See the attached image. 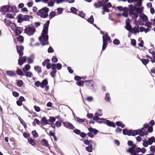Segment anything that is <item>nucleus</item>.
<instances>
[{
  "label": "nucleus",
  "mask_w": 155,
  "mask_h": 155,
  "mask_svg": "<svg viewBox=\"0 0 155 155\" xmlns=\"http://www.w3.org/2000/svg\"><path fill=\"white\" fill-rule=\"evenodd\" d=\"M48 30L43 29L41 35L39 38V40L42 46L47 45L49 42L48 41Z\"/></svg>",
  "instance_id": "obj_1"
},
{
  "label": "nucleus",
  "mask_w": 155,
  "mask_h": 155,
  "mask_svg": "<svg viewBox=\"0 0 155 155\" xmlns=\"http://www.w3.org/2000/svg\"><path fill=\"white\" fill-rule=\"evenodd\" d=\"M49 11V8L46 7H45L39 10L37 12V14L42 18H45L48 16V13Z\"/></svg>",
  "instance_id": "obj_2"
},
{
  "label": "nucleus",
  "mask_w": 155,
  "mask_h": 155,
  "mask_svg": "<svg viewBox=\"0 0 155 155\" xmlns=\"http://www.w3.org/2000/svg\"><path fill=\"white\" fill-rule=\"evenodd\" d=\"M138 134L141 137H143L144 135H147L148 132L147 131H145L143 128H142L141 129H139L137 130H131V135L134 136Z\"/></svg>",
  "instance_id": "obj_3"
},
{
  "label": "nucleus",
  "mask_w": 155,
  "mask_h": 155,
  "mask_svg": "<svg viewBox=\"0 0 155 155\" xmlns=\"http://www.w3.org/2000/svg\"><path fill=\"white\" fill-rule=\"evenodd\" d=\"M102 38L103 44L102 47V51H103L106 49L107 46L108 44L107 42L108 41L109 43H110L112 41L110 37L107 34H105L104 36H103Z\"/></svg>",
  "instance_id": "obj_4"
},
{
  "label": "nucleus",
  "mask_w": 155,
  "mask_h": 155,
  "mask_svg": "<svg viewBox=\"0 0 155 155\" xmlns=\"http://www.w3.org/2000/svg\"><path fill=\"white\" fill-rule=\"evenodd\" d=\"M84 143L86 145L88 146L85 147L86 150L88 152H92L93 151L92 144H95L94 142L91 140H89L87 139L84 140Z\"/></svg>",
  "instance_id": "obj_5"
},
{
  "label": "nucleus",
  "mask_w": 155,
  "mask_h": 155,
  "mask_svg": "<svg viewBox=\"0 0 155 155\" xmlns=\"http://www.w3.org/2000/svg\"><path fill=\"white\" fill-rule=\"evenodd\" d=\"M35 31V29L34 27H30L28 25L25 29L24 32L28 35H33Z\"/></svg>",
  "instance_id": "obj_6"
},
{
  "label": "nucleus",
  "mask_w": 155,
  "mask_h": 155,
  "mask_svg": "<svg viewBox=\"0 0 155 155\" xmlns=\"http://www.w3.org/2000/svg\"><path fill=\"white\" fill-rule=\"evenodd\" d=\"M127 144L129 146H131V147L127 150L126 152L127 153H133V151L134 150V149H135L136 147V145L135 144H134L133 142L131 140H128V141Z\"/></svg>",
  "instance_id": "obj_7"
},
{
  "label": "nucleus",
  "mask_w": 155,
  "mask_h": 155,
  "mask_svg": "<svg viewBox=\"0 0 155 155\" xmlns=\"http://www.w3.org/2000/svg\"><path fill=\"white\" fill-rule=\"evenodd\" d=\"M60 119L61 120H60L61 122L63 123L64 126L67 128L72 130L74 128L73 125L70 123L69 122H64L61 120L62 118H61Z\"/></svg>",
  "instance_id": "obj_8"
},
{
  "label": "nucleus",
  "mask_w": 155,
  "mask_h": 155,
  "mask_svg": "<svg viewBox=\"0 0 155 155\" xmlns=\"http://www.w3.org/2000/svg\"><path fill=\"white\" fill-rule=\"evenodd\" d=\"M16 48L17 52L19 54V56H22L23 54V50H24V47L22 46H16Z\"/></svg>",
  "instance_id": "obj_9"
},
{
  "label": "nucleus",
  "mask_w": 155,
  "mask_h": 155,
  "mask_svg": "<svg viewBox=\"0 0 155 155\" xmlns=\"http://www.w3.org/2000/svg\"><path fill=\"white\" fill-rule=\"evenodd\" d=\"M26 57L25 56L22 57V56H20L19 59L18 60V64L19 65H21L23 63L26 61Z\"/></svg>",
  "instance_id": "obj_10"
},
{
  "label": "nucleus",
  "mask_w": 155,
  "mask_h": 155,
  "mask_svg": "<svg viewBox=\"0 0 155 155\" xmlns=\"http://www.w3.org/2000/svg\"><path fill=\"white\" fill-rule=\"evenodd\" d=\"M41 126H43V125H45L48 124L49 122L50 121L49 120L46 119L45 117H42L41 120Z\"/></svg>",
  "instance_id": "obj_11"
},
{
  "label": "nucleus",
  "mask_w": 155,
  "mask_h": 155,
  "mask_svg": "<svg viewBox=\"0 0 155 155\" xmlns=\"http://www.w3.org/2000/svg\"><path fill=\"white\" fill-rule=\"evenodd\" d=\"M40 144L42 146H44L46 147H48L49 146V144L48 142L45 139H43L40 141Z\"/></svg>",
  "instance_id": "obj_12"
},
{
  "label": "nucleus",
  "mask_w": 155,
  "mask_h": 155,
  "mask_svg": "<svg viewBox=\"0 0 155 155\" xmlns=\"http://www.w3.org/2000/svg\"><path fill=\"white\" fill-rule=\"evenodd\" d=\"M139 32L138 25L137 24H136V26H135L134 28H132L130 31V32L133 33L135 34H136L137 33Z\"/></svg>",
  "instance_id": "obj_13"
},
{
  "label": "nucleus",
  "mask_w": 155,
  "mask_h": 155,
  "mask_svg": "<svg viewBox=\"0 0 155 155\" xmlns=\"http://www.w3.org/2000/svg\"><path fill=\"white\" fill-rule=\"evenodd\" d=\"M129 7L130 14L132 15V14L135 12V6H134L132 5H129Z\"/></svg>",
  "instance_id": "obj_14"
},
{
  "label": "nucleus",
  "mask_w": 155,
  "mask_h": 155,
  "mask_svg": "<svg viewBox=\"0 0 155 155\" xmlns=\"http://www.w3.org/2000/svg\"><path fill=\"white\" fill-rule=\"evenodd\" d=\"M92 80H85L84 81V83H85V85L87 87H93L94 84L93 83Z\"/></svg>",
  "instance_id": "obj_15"
},
{
  "label": "nucleus",
  "mask_w": 155,
  "mask_h": 155,
  "mask_svg": "<svg viewBox=\"0 0 155 155\" xmlns=\"http://www.w3.org/2000/svg\"><path fill=\"white\" fill-rule=\"evenodd\" d=\"M105 124L109 127H115V124L113 122H111L110 120H106L105 121Z\"/></svg>",
  "instance_id": "obj_16"
},
{
  "label": "nucleus",
  "mask_w": 155,
  "mask_h": 155,
  "mask_svg": "<svg viewBox=\"0 0 155 155\" xmlns=\"http://www.w3.org/2000/svg\"><path fill=\"white\" fill-rule=\"evenodd\" d=\"M28 141L29 143L34 147H35L36 145V143L35 140L31 137H28Z\"/></svg>",
  "instance_id": "obj_17"
},
{
  "label": "nucleus",
  "mask_w": 155,
  "mask_h": 155,
  "mask_svg": "<svg viewBox=\"0 0 155 155\" xmlns=\"http://www.w3.org/2000/svg\"><path fill=\"white\" fill-rule=\"evenodd\" d=\"M140 18L142 19L143 21L146 22L148 21V18L147 16L143 13H141L140 15Z\"/></svg>",
  "instance_id": "obj_18"
},
{
  "label": "nucleus",
  "mask_w": 155,
  "mask_h": 155,
  "mask_svg": "<svg viewBox=\"0 0 155 155\" xmlns=\"http://www.w3.org/2000/svg\"><path fill=\"white\" fill-rule=\"evenodd\" d=\"M123 133L124 135H131V130H127V129H124L123 130Z\"/></svg>",
  "instance_id": "obj_19"
},
{
  "label": "nucleus",
  "mask_w": 155,
  "mask_h": 155,
  "mask_svg": "<svg viewBox=\"0 0 155 155\" xmlns=\"http://www.w3.org/2000/svg\"><path fill=\"white\" fill-rule=\"evenodd\" d=\"M10 8V5H5L3 6L2 7V11L4 12H9Z\"/></svg>",
  "instance_id": "obj_20"
},
{
  "label": "nucleus",
  "mask_w": 155,
  "mask_h": 155,
  "mask_svg": "<svg viewBox=\"0 0 155 155\" xmlns=\"http://www.w3.org/2000/svg\"><path fill=\"white\" fill-rule=\"evenodd\" d=\"M18 11L15 5H10L9 12H17Z\"/></svg>",
  "instance_id": "obj_21"
},
{
  "label": "nucleus",
  "mask_w": 155,
  "mask_h": 155,
  "mask_svg": "<svg viewBox=\"0 0 155 155\" xmlns=\"http://www.w3.org/2000/svg\"><path fill=\"white\" fill-rule=\"evenodd\" d=\"M34 69L38 74L42 72L41 68L38 65L35 66H34Z\"/></svg>",
  "instance_id": "obj_22"
},
{
  "label": "nucleus",
  "mask_w": 155,
  "mask_h": 155,
  "mask_svg": "<svg viewBox=\"0 0 155 155\" xmlns=\"http://www.w3.org/2000/svg\"><path fill=\"white\" fill-rule=\"evenodd\" d=\"M6 74L10 77H13L16 76V74L14 71H6Z\"/></svg>",
  "instance_id": "obj_23"
},
{
  "label": "nucleus",
  "mask_w": 155,
  "mask_h": 155,
  "mask_svg": "<svg viewBox=\"0 0 155 155\" xmlns=\"http://www.w3.org/2000/svg\"><path fill=\"white\" fill-rule=\"evenodd\" d=\"M18 19V22L19 23H21L23 21V15L21 14H20L17 17Z\"/></svg>",
  "instance_id": "obj_24"
},
{
  "label": "nucleus",
  "mask_w": 155,
  "mask_h": 155,
  "mask_svg": "<svg viewBox=\"0 0 155 155\" xmlns=\"http://www.w3.org/2000/svg\"><path fill=\"white\" fill-rule=\"evenodd\" d=\"M41 87L43 88L45 87V86L47 85L48 84V82L47 79H44L43 80L42 82L41 83Z\"/></svg>",
  "instance_id": "obj_25"
},
{
  "label": "nucleus",
  "mask_w": 155,
  "mask_h": 155,
  "mask_svg": "<svg viewBox=\"0 0 155 155\" xmlns=\"http://www.w3.org/2000/svg\"><path fill=\"white\" fill-rule=\"evenodd\" d=\"M102 1H99L98 2L95 3L94 4V6L96 8H99L102 6Z\"/></svg>",
  "instance_id": "obj_26"
},
{
  "label": "nucleus",
  "mask_w": 155,
  "mask_h": 155,
  "mask_svg": "<svg viewBox=\"0 0 155 155\" xmlns=\"http://www.w3.org/2000/svg\"><path fill=\"white\" fill-rule=\"evenodd\" d=\"M126 25L125 26V28L130 32L132 28V27L130 24V23L126 21Z\"/></svg>",
  "instance_id": "obj_27"
},
{
  "label": "nucleus",
  "mask_w": 155,
  "mask_h": 155,
  "mask_svg": "<svg viewBox=\"0 0 155 155\" xmlns=\"http://www.w3.org/2000/svg\"><path fill=\"white\" fill-rule=\"evenodd\" d=\"M148 142L149 145H151L153 143L155 142V138L154 137H152L148 138Z\"/></svg>",
  "instance_id": "obj_28"
},
{
  "label": "nucleus",
  "mask_w": 155,
  "mask_h": 155,
  "mask_svg": "<svg viewBox=\"0 0 155 155\" xmlns=\"http://www.w3.org/2000/svg\"><path fill=\"white\" fill-rule=\"evenodd\" d=\"M88 130L90 132H91L92 133H93L95 135L97 134L98 132V130L96 129H94L92 127L88 128Z\"/></svg>",
  "instance_id": "obj_29"
},
{
  "label": "nucleus",
  "mask_w": 155,
  "mask_h": 155,
  "mask_svg": "<svg viewBox=\"0 0 155 155\" xmlns=\"http://www.w3.org/2000/svg\"><path fill=\"white\" fill-rule=\"evenodd\" d=\"M20 29V28L17 27L16 28L15 31L16 35H18L21 33V31Z\"/></svg>",
  "instance_id": "obj_30"
},
{
  "label": "nucleus",
  "mask_w": 155,
  "mask_h": 155,
  "mask_svg": "<svg viewBox=\"0 0 155 155\" xmlns=\"http://www.w3.org/2000/svg\"><path fill=\"white\" fill-rule=\"evenodd\" d=\"M25 73V76L27 77L31 78L33 76L32 73L30 71H26V72H24Z\"/></svg>",
  "instance_id": "obj_31"
},
{
  "label": "nucleus",
  "mask_w": 155,
  "mask_h": 155,
  "mask_svg": "<svg viewBox=\"0 0 155 155\" xmlns=\"http://www.w3.org/2000/svg\"><path fill=\"white\" fill-rule=\"evenodd\" d=\"M17 39L18 41L21 43H23L24 42V37L21 35H19L17 37Z\"/></svg>",
  "instance_id": "obj_32"
},
{
  "label": "nucleus",
  "mask_w": 155,
  "mask_h": 155,
  "mask_svg": "<svg viewBox=\"0 0 155 155\" xmlns=\"http://www.w3.org/2000/svg\"><path fill=\"white\" fill-rule=\"evenodd\" d=\"M143 64L145 65H146L149 62V60L148 59L142 58L140 59Z\"/></svg>",
  "instance_id": "obj_33"
},
{
  "label": "nucleus",
  "mask_w": 155,
  "mask_h": 155,
  "mask_svg": "<svg viewBox=\"0 0 155 155\" xmlns=\"http://www.w3.org/2000/svg\"><path fill=\"white\" fill-rule=\"evenodd\" d=\"M49 23L50 21L49 20L47 21L46 22V23L44 25L43 29L48 30Z\"/></svg>",
  "instance_id": "obj_34"
},
{
  "label": "nucleus",
  "mask_w": 155,
  "mask_h": 155,
  "mask_svg": "<svg viewBox=\"0 0 155 155\" xmlns=\"http://www.w3.org/2000/svg\"><path fill=\"white\" fill-rule=\"evenodd\" d=\"M30 66L29 64L26 65L25 67L22 68L23 72H26L29 70L30 68Z\"/></svg>",
  "instance_id": "obj_35"
},
{
  "label": "nucleus",
  "mask_w": 155,
  "mask_h": 155,
  "mask_svg": "<svg viewBox=\"0 0 155 155\" xmlns=\"http://www.w3.org/2000/svg\"><path fill=\"white\" fill-rule=\"evenodd\" d=\"M124 12L122 14V15L125 17H127L128 15V14L127 13L128 12V8H124Z\"/></svg>",
  "instance_id": "obj_36"
},
{
  "label": "nucleus",
  "mask_w": 155,
  "mask_h": 155,
  "mask_svg": "<svg viewBox=\"0 0 155 155\" xmlns=\"http://www.w3.org/2000/svg\"><path fill=\"white\" fill-rule=\"evenodd\" d=\"M84 81L80 80L79 81L76 82V84L79 86L83 87L84 86Z\"/></svg>",
  "instance_id": "obj_37"
},
{
  "label": "nucleus",
  "mask_w": 155,
  "mask_h": 155,
  "mask_svg": "<svg viewBox=\"0 0 155 155\" xmlns=\"http://www.w3.org/2000/svg\"><path fill=\"white\" fill-rule=\"evenodd\" d=\"M75 120L79 122H88V121L87 119H82L79 117H76V118L75 119Z\"/></svg>",
  "instance_id": "obj_38"
},
{
  "label": "nucleus",
  "mask_w": 155,
  "mask_h": 155,
  "mask_svg": "<svg viewBox=\"0 0 155 155\" xmlns=\"http://www.w3.org/2000/svg\"><path fill=\"white\" fill-rule=\"evenodd\" d=\"M77 15L79 16H80L82 17V18H84L85 16V14L84 12L83 11H78Z\"/></svg>",
  "instance_id": "obj_39"
},
{
  "label": "nucleus",
  "mask_w": 155,
  "mask_h": 155,
  "mask_svg": "<svg viewBox=\"0 0 155 155\" xmlns=\"http://www.w3.org/2000/svg\"><path fill=\"white\" fill-rule=\"evenodd\" d=\"M70 10L71 12L77 15L78 14V12L77 10L76 9V8H75L74 7H72L70 9Z\"/></svg>",
  "instance_id": "obj_40"
},
{
  "label": "nucleus",
  "mask_w": 155,
  "mask_h": 155,
  "mask_svg": "<svg viewBox=\"0 0 155 155\" xmlns=\"http://www.w3.org/2000/svg\"><path fill=\"white\" fill-rule=\"evenodd\" d=\"M87 21L88 22L90 23L91 24H93L94 22V19L93 17V16L92 15H91L90 16V17L87 19Z\"/></svg>",
  "instance_id": "obj_41"
},
{
  "label": "nucleus",
  "mask_w": 155,
  "mask_h": 155,
  "mask_svg": "<svg viewBox=\"0 0 155 155\" xmlns=\"http://www.w3.org/2000/svg\"><path fill=\"white\" fill-rule=\"evenodd\" d=\"M149 52L152 54L153 56V58H152V59H151V61L153 63L154 62L155 63V52L153 51H152V52L151 53L150 51H149Z\"/></svg>",
  "instance_id": "obj_42"
},
{
  "label": "nucleus",
  "mask_w": 155,
  "mask_h": 155,
  "mask_svg": "<svg viewBox=\"0 0 155 155\" xmlns=\"http://www.w3.org/2000/svg\"><path fill=\"white\" fill-rule=\"evenodd\" d=\"M16 73L18 75L20 76H23L24 75L21 70L18 68L17 69Z\"/></svg>",
  "instance_id": "obj_43"
},
{
  "label": "nucleus",
  "mask_w": 155,
  "mask_h": 155,
  "mask_svg": "<svg viewBox=\"0 0 155 155\" xmlns=\"http://www.w3.org/2000/svg\"><path fill=\"white\" fill-rule=\"evenodd\" d=\"M105 99L106 101L108 102L110 100L111 98L110 97V94L109 93H107L106 94Z\"/></svg>",
  "instance_id": "obj_44"
},
{
  "label": "nucleus",
  "mask_w": 155,
  "mask_h": 155,
  "mask_svg": "<svg viewBox=\"0 0 155 155\" xmlns=\"http://www.w3.org/2000/svg\"><path fill=\"white\" fill-rule=\"evenodd\" d=\"M116 125L118 126H120L122 128L125 127V125L123 124L121 121H117L116 123Z\"/></svg>",
  "instance_id": "obj_45"
},
{
  "label": "nucleus",
  "mask_w": 155,
  "mask_h": 155,
  "mask_svg": "<svg viewBox=\"0 0 155 155\" xmlns=\"http://www.w3.org/2000/svg\"><path fill=\"white\" fill-rule=\"evenodd\" d=\"M132 15H133V16L132 17L133 18H134L135 19V21H137V18L138 17V13L136 12L132 14Z\"/></svg>",
  "instance_id": "obj_46"
},
{
  "label": "nucleus",
  "mask_w": 155,
  "mask_h": 155,
  "mask_svg": "<svg viewBox=\"0 0 155 155\" xmlns=\"http://www.w3.org/2000/svg\"><path fill=\"white\" fill-rule=\"evenodd\" d=\"M103 114V113H102V110L101 109H99L97 112L95 113L94 115L97 116H101Z\"/></svg>",
  "instance_id": "obj_47"
},
{
  "label": "nucleus",
  "mask_w": 155,
  "mask_h": 155,
  "mask_svg": "<svg viewBox=\"0 0 155 155\" xmlns=\"http://www.w3.org/2000/svg\"><path fill=\"white\" fill-rule=\"evenodd\" d=\"M50 62V60L49 59H46L42 62V65L43 66L47 65V64L49 63Z\"/></svg>",
  "instance_id": "obj_48"
},
{
  "label": "nucleus",
  "mask_w": 155,
  "mask_h": 155,
  "mask_svg": "<svg viewBox=\"0 0 155 155\" xmlns=\"http://www.w3.org/2000/svg\"><path fill=\"white\" fill-rule=\"evenodd\" d=\"M33 136L34 137L37 138L38 136V133L36 132L35 130H34L31 132Z\"/></svg>",
  "instance_id": "obj_49"
},
{
  "label": "nucleus",
  "mask_w": 155,
  "mask_h": 155,
  "mask_svg": "<svg viewBox=\"0 0 155 155\" xmlns=\"http://www.w3.org/2000/svg\"><path fill=\"white\" fill-rule=\"evenodd\" d=\"M4 22L5 23V25L8 26L10 25L12 23L10 21L8 20H7L6 18L4 19Z\"/></svg>",
  "instance_id": "obj_50"
},
{
  "label": "nucleus",
  "mask_w": 155,
  "mask_h": 155,
  "mask_svg": "<svg viewBox=\"0 0 155 155\" xmlns=\"http://www.w3.org/2000/svg\"><path fill=\"white\" fill-rule=\"evenodd\" d=\"M55 13L54 12L52 11L50 13L49 17L50 19H51L55 16Z\"/></svg>",
  "instance_id": "obj_51"
},
{
  "label": "nucleus",
  "mask_w": 155,
  "mask_h": 155,
  "mask_svg": "<svg viewBox=\"0 0 155 155\" xmlns=\"http://www.w3.org/2000/svg\"><path fill=\"white\" fill-rule=\"evenodd\" d=\"M113 44L115 45H118L120 44L119 40L117 39H114L113 41Z\"/></svg>",
  "instance_id": "obj_52"
},
{
  "label": "nucleus",
  "mask_w": 155,
  "mask_h": 155,
  "mask_svg": "<svg viewBox=\"0 0 155 155\" xmlns=\"http://www.w3.org/2000/svg\"><path fill=\"white\" fill-rule=\"evenodd\" d=\"M82 79H84V78H83L82 77H81L78 76H75L74 77V80L77 81H80Z\"/></svg>",
  "instance_id": "obj_53"
},
{
  "label": "nucleus",
  "mask_w": 155,
  "mask_h": 155,
  "mask_svg": "<svg viewBox=\"0 0 155 155\" xmlns=\"http://www.w3.org/2000/svg\"><path fill=\"white\" fill-rule=\"evenodd\" d=\"M135 149H134V153H138L141 151V149L140 147H137L135 148Z\"/></svg>",
  "instance_id": "obj_54"
},
{
  "label": "nucleus",
  "mask_w": 155,
  "mask_h": 155,
  "mask_svg": "<svg viewBox=\"0 0 155 155\" xmlns=\"http://www.w3.org/2000/svg\"><path fill=\"white\" fill-rule=\"evenodd\" d=\"M30 16L28 15H23V20L25 21L29 20Z\"/></svg>",
  "instance_id": "obj_55"
},
{
  "label": "nucleus",
  "mask_w": 155,
  "mask_h": 155,
  "mask_svg": "<svg viewBox=\"0 0 155 155\" xmlns=\"http://www.w3.org/2000/svg\"><path fill=\"white\" fill-rule=\"evenodd\" d=\"M5 17L8 18H9L10 19H12L14 18V15H12L8 13L5 16Z\"/></svg>",
  "instance_id": "obj_56"
},
{
  "label": "nucleus",
  "mask_w": 155,
  "mask_h": 155,
  "mask_svg": "<svg viewBox=\"0 0 155 155\" xmlns=\"http://www.w3.org/2000/svg\"><path fill=\"white\" fill-rule=\"evenodd\" d=\"M23 84V82L22 80H19L18 81L17 83V85L18 87H21Z\"/></svg>",
  "instance_id": "obj_57"
},
{
  "label": "nucleus",
  "mask_w": 155,
  "mask_h": 155,
  "mask_svg": "<svg viewBox=\"0 0 155 155\" xmlns=\"http://www.w3.org/2000/svg\"><path fill=\"white\" fill-rule=\"evenodd\" d=\"M55 66L57 68V69L58 70H60L61 68V64L59 63L55 64Z\"/></svg>",
  "instance_id": "obj_58"
},
{
  "label": "nucleus",
  "mask_w": 155,
  "mask_h": 155,
  "mask_svg": "<svg viewBox=\"0 0 155 155\" xmlns=\"http://www.w3.org/2000/svg\"><path fill=\"white\" fill-rule=\"evenodd\" d=\"M51 68L53 70L52 71H55L57 72V68L56 67V66H55V64H51Z\"/></svg>",
  "instance_id": "obj_59"
},
{
  "label": "nucleus",
  "mask_w": 155,
  "mask_h": 155,
  "mask_svg": "<svg viewBox=\"0 0 155 155\" xmlns=\"http://www.w3.org/2000/svg\"><path fill=\"white\" fill-rule=\"evenodd\" d=\"M135 10H136V12H137V13H141L142 12V9L140 7L137 8L135 6Z\"/></svg>",
  "instance_id": "obj_60"
},
{
  "label": "nucleus",
  "mask_w": 155,
  "mask_h": 155,
  "mask_svg": "<svg viewBox=\"0 0 155 155\" xmlns=\"http://www.w3.org/2000/svg\"><path fill=\"white\" fill-rule=\"evenodd\" d=\"M23 135L24 137L26 138H28L30 136V134L29 133L25 132H24L23 133Z\"/></svg>",
  "instance_id": "obj_61"
},
{
  "label": "nucleus",
  "mask_w": 155,
  "mask_h": 155,
  "mask_svg": "<svg viewBox=\"0 0 155 155\" xmlns=\"http://www.w3.org/2000/svg\"><path fill=\"white\" fill-rule=\"evenodd\" d=\"M10 25V27L12 30H14L15 29L16 27V25L15 23H12Z\"/></svg>",
  "instance_id": "obj_62"
},
{
  "label": "nucleus",
  "mask_w": 155,
  "mask_h": 155,
  "mask_svg": "<svg viewBox=\"0 0 155 155\" xmlns=\"http://www.w3.org/2000/svg\"><path fill=\"white\" fill-rule=\"evenodd\" d=\"M148 143L147 141V140L145 139V140L143 141V145L144 147H147L148 145Z\"/></svg>",
  "instance_id": "obj_63"
},
{
  "label": "nucleus",
  "mask_w": 155,
  "mask_h": 155,
  "mask_svg": "<svg viewBox=\"0 0 155 155\" xmlns=\"http://www.w3.org/2000/svg\"><path fill=\"white\" fill-rule=\"evenodd\" d=\"M51 61L54 62H57L58 61V58L55 56H53L51 59Z\"/></svg>",
  "instance_id": "obj_64"
}]
</instances>
